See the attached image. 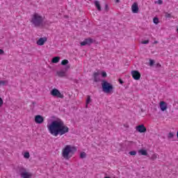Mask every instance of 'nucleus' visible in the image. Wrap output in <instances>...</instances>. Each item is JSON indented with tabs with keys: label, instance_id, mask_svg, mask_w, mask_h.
<instances>
[{
	"label": "nucleus",
	"instance_id": "6e6552de",
	"mask_svg": "<svg viewBox=\"0 0 178 178\" xmlns=\"http://www.w3.org/2000/svg\"><path fill=\"white\" fill-rule=\"evenodd\" d=\"M93 42L94 40L91 38H88L81 42V47H85V45H91V44H93Z\"/></svg>",
	"mask_w": 178,
	"mask_h": 178
},
{
	"label": "nucleus",
	"instance_id": "ddd939ff",
	"mask_svg": "<svg viewBox=\"0 0 178 178\" xmlns=\"http://www.w3.org/2000/svg\"><path fill=\"white\" fill-rule=\"evenodd\" d=\"M160 109L162 111V112H165L166 109H168V104L165 102H160Z\"/></svg>",
	"mask_w": 178,
	"mask_h": 178
},
{
	"label": "nucleus",
	"instance_id": "393cba45",
	"mask_svg": "<svg viewBox=\"0 0 178 178\" xmlns=\"http://www.w3.org/2000/svg\"><path fill=\"white\" fill-rule=\"evenodd\" d=\"M173 137H175L173 132H170L168 134V138H173Z\"/></svg>",
	"mask_w": 178,
	"mask_h": 178
},
{
	"label": "nucleus",
	"instance_id": "c9c22d12",
	"mask_svg": "<svg viewBox=\"0 0 178 178\" xmlns=\"http://www.w3.org/2000/svg\"><path fill=\"white\" fill-rule=\"evenodd\" d=\"M120 84H123L124 83L122 79H119Z\"/></svg>",
	"mask_w": 178,
	"mask_h": 178
},
{
	"label": "nucleus",
	"instance_id": "412c9836",
	"mask_svg": "<svg viewBox=\"0 0 178 178\" xmlns=\"http://www.w3.org/2000/svg\"><path fill=\"white\" fill-rule=\"evenodd\" d=\"M86 156H87V154H86V152H81V154H80V158H81V159H84L85 158H86Z\"/></svg>",
	"mask_w": 178,
	"mask_h": 178
},
{
	"label": "nucleus",
	"instance_id": "72a5a7b5",
	"mask_svg": "<svg viewBox=\"0 0 178 178\" xmlns=\"http://www.w3.org/2000/svg\"><path fill=\"white\" fill-rule=\"evenodd\" d=\"M3 54H5L3 49H0V55H3Z\"/></svg>",
	"mask_w": 178,
	"mask_h": 178
},
{
	"label": "nucleus",
	"instance_id": "a878e982",
	"mask_svg": "<svg viewBox=\"0 0 178 178\" xmlns=\"http://www.w3.org/2000/svg\"><path fill=\"white\" fill-rule=\"evenodd\" d=\"M8 81H0V86H5Z\"/></svg>",
	"mask_w": 178,
	"mask_h": 178
},
{
	"label": "nucleus",
	"instance_id": "f3484780",
	"mask_svg": "<svg viewBox=\"0 0 178 178\" xmlns=\"http://www.w3.org/2000/svg\"><path fill=\"white\" fill-rule=\"evenodd\" d=\"M60 60V58L59 56L54 57L51 60L52 63H58Z\"/></svg>",
	"mask_w": 178,
	"mask_h": 178
},
{
	"label": "nucleus",
	"instance_id": "39448f33",
	"mask_svg": "<svg viewBox=\"0 0 178 178\" xmlns=\"http://www.w3.org/2000/svg\"><path fill=\"white\" fill-rule=\"evenodd\" d=\"M70 69V65H66L64 68H63L60 71H57V75L58 77H66V73L67 72V70Z\"/></svg>",
	"mask_w": 178,
	"mask_h": 178
},
{
	"label": "nucleus",
	"instance_id": "4c0bfd02",
	"mask_svg": "<svg viewBox=\"0 0 178 178\" xmlns=\"http://www.w3.org/2000/svg\"><path fill=\"white\" fill-rule=\"evenodd\" d=\"M115 2L116 3H119V2H120V0H116Z\"/></svg>",
	"mask_w": 178,
	"mask_h": 178
},
{
	"label": "nucleus",
	"instance_id": "7ed1b4c3",
	"mask_svg": "<svg viewBox=\"0 0 178 178\" xmlns=\"http://www.w3.org/2000/svg\"><path fill=\"white\" fill-rule=\"evenodd\" d=\"M31 23H32L35 27H41V26L43 25L42 23H44V18H42V16L40 15L38 13H35L32 15Z\"/></svg>",
	"mask_w": 178,
	"mask_h": 178
},
{
	"label": "nucleus",
	"instance_id": "c756f323",
	"mask_svg": "<svg viewBox=\"0 0 178 178\" xmlns=\"http://www.w3.org/2000/svg\"><path fill=\"white\" fill-rule=\"evenodd\" d=\"M165 17H167V18H170V17H172V15H170L168 13H165Z\"/></svg>",
	"mask_w": 178,
	"mask_h": 178
},
{
	"label": "nucleus",
	"instance_id": "f03ea898",
	"mask_svg": "<svg viewBox=\"0 0 178 178\" xmlns=\"http://www.w3.org/2000/svg\"><path fill=\"white\" fill-rule=\"evenodd\" d=\"M76 151L77 149L76 147H72L70 145H67L65 148L63 149L62 156L65 161H69Z\"/></svg>",
	"mask_w": 178,
	"mask_h": 178
},
{
	"label": "nucleus",
	"instance_id": "9d476101",
	"mask_svg": "<svg viewBox=\"0 0 178 178\" xmlns=\"http://www.w3.org/2000/svg\"><path fill=\"white\" fill-rule=\"evenodd\" d=\"M35 122L38 124H41L42 123H44V117H42V115H38L35 116Z\"/></svg>",
	"mask_w": 178,
	"mask_h": 178
},
{
	"label": "nucleus",
	"instance_id": "7c9ffc66",
	"mask_svg": "<svg viewBox=\"0 0 178 178\" xmlns=\"http://www.w3.org/2000/svg\"><path fill=\"white\" fill-rule=\"evenodd\" d=\"M2 105H3V100L0 97V107L2 106Z\"/></svg>",
	"mask_w": 178,
	"mask_h": 178
},
{
	"label": "nucleus",
	"instance_id": "20e7f679",
	"mask_svg": "<svg viewBox=\"0 0 178 178\" xmlns=\"http://www.w3.org/2000/svg\"><path fill=\"white\" fill-rule=\"evenodd\" d=\"M102 90L103 92L109 94L110 92H112L113 90V86L106 80H102Z\"/></svg>",
	"mask_w": 178,
	"mask_h": 178
},
{
	"label": "nucleus",
	"instance_id": "58836bf2",
	"mask_svg": "<svg viewBox=\"0 0 178 178\" xmlns=\"http://www.w3.org/2000/svg\"><path fill=\"white\" fill-rule=\"evenodd\" d=\"M154 44H158V41H155V42H154Z\"/></svg>",
	"mask_w": 178,
	"mask_h": 178
},
{
	"label": "nucleus",
	"instance_id": "f257e3e1",
	"mask_svg": "<svg viewBox=\"0 0 178 178\" xmlns=\"http://www.w3.org/2000/svg\"><path fill=\"white\" fill-rule=\"evenodd\" d=\"M47 127L50 134L54 137L63 136L66 133H69V127L60 119L51 121Z\"/></svg>",
	"mask_w": 178,
	"mask_h": 178
},
{
	"label": "nucleus",
	"instance_id": "a211bd4d",
	"mask_svg": "<svg viewBox=\"0 0 178 178\" xmlns=\"http://www.w3.org/2000/svg\"><path fill=\"white\" fill-rule=\"evenodd\" d=\"M139 153L141 154V155H145V156L148 155V153L147 152V150H145V149L139 150Z\"/></svg>",
	"mask_w": 178,
	"mask_h": 178
},
{
	"label": "nucleus",
	"instance_id": "cd10ccee",
	"mask_svg": "<svg viewBox=\"0 0 178 178\" xmlns=\"http://www.w3.org/2000/svg\"><path fill=\"white\" fill-rule=\"evenodd\" d=\"M104 10H106V12H108V10H109V6H108V4L105 5Z\"/></svg>",
	"mask_w": 178,
	"mask_h": 178
},
{
	"label": "nucleus",
	"instance_id": "ea45409f",
	"mask_svg": "<svg viewBox=\"0 0 178 178\" xmlns=\"http://www.w3.org/2000/svg\"><path fill=\"white\" fill-rule=\"evenodd\" d=\"M104 178H111V177H105Z\"/></svg>",
	"mask_w": 178,
	"mask_h": 178
},
{
	"label": "nucleus",
	"instance_id": "b1692460",
	"mask_svg": "<svg viewBox=\"0 0 178 178\" xmlns=\"http://www.w3.org/2000/svg\"><path fill=\"white\" fill-rule=\"evenodd\" d=\"M129 155H131L132 156H134L135 155H137V152L131 151V152H129Z\"/></svg>",
	"mask_w": 178,
	"mask_h": 178
},
{
	"label": "nucleus",
	"instance_id": "2eb2a0df",
	"mask_svg": "<svg viewBox=\"0 0 178 178\" xmlns=\"http://www.w3.org/2000/svg\"><path fill=\"white\" fill-rule=\"evenodd\" d=\"M47 42V38H40L38 41H37V44L38 45H43Z\"/></svg>",
	"mask_w": 178,
	"mask_h": 178
},
{
	"label": "nucleus",
	"instance_id": "6ab92c4d",
	"mask_svg": "<svg viewBox=\"0 0 178 178\" xmlns=\"http://www.w3.org/2000/svg\"><path fill=\"white\" fill-rule=\"evenodd\" d=\"M91 102V97L90 95H88L87 99H86V108L88 106V104Z\"/></svg>",
	"mask_w": 178,
	"mask_h": 178
},
{
	"label": "nucleus",
	"instance_id": "dca6fc26",
	"mask_svg": "<svg viewBox=\"0 0 178 178\" xmlns=\"http://www.w3.org/2000/svg\"><path fill=\"white\" fill-rule=\"evenodd\" d=\"M95 6H96L99 12H101V10H102V8L101 7V4L99 3V1H95Z\"/></svg>",
	"mask_w": 178,
	"mask_h": 178
},
{
	"label": "nucleus",
	"instance_id": "5701e85b",
	"mask_svg": "<svg viewBox=\"0 0 178 178\" xmlns=\"http://www.w3.org/2000/svg\"><path fill=\"white\" fill-rule=\"evenodd\" d=\"M24 156L26 159H29V158H30V153L29 152H25L24 154Z\"/></svg>",
	"mask_w": 178,
	"mask_h": 178
},
{
	"label": "nucleus",
	"instance_id": "f8f14e48",
	"mask_svg": "<svg viewBox=\"0 0 178 178\" xmlns=\"http://www.w3.org/2000/svg\"><path fill=\"white\" fill-rule=\"evenodd\" d=\"M136 131L139 133H145L147 131V128L144 126V124H140L136 127Z\"/></svg>",
	"mask_w": 178,
	"mask_h": 178
},
{
	"label": "nucleus",
	"instance_id": "e433bc0d",
	"mask_svg": "<svg viewBox=\"0 0 178 178\" xmlns=\"http://www.w3.org/2000/svg\"><path fill=\"white\" fill-rule=\"evenodd\" d=\"M152 159H156V155H153V156H152Z\"/></svg>",
	"mask_w": 178,
	"mask_h": 178
},
{
	"label": "nucleus",
	"instance_id": "bb28decb",
	"mask_svg": "<svg viewBox=\"0 0 178 178\" xmlns=\"http://www.w3.org/2000/svg\"><path fill=\"white\" fill-rule=\"evenodd\" d=\"M155 61L154 60H149V66H154Z\"/></svg>",
	"mask_w": 178,
	"mask_h": 178
},
{
	"label": "nucleus",
	"instance_id": "2f4dec72",
	"mask_svg": "<svg viewBox=\"0 0 178 178\" xmlns=\"http://www.w3.org/2000/svg\"><path fill=\"white\" fill-rule=\"evenodd\" d=\"M156 3H159V5H162V3H163V1L162 0H158Z\"/></svg>",
	"mask_w": 178,
	"mask_h": 178
},
{
	"label": "nucleus",
	"instance_id": "9b49d317",
	"mask_svg": "<svg viewBox=\"0 0 178 178\" xmlns=\"http://www.w3.org/2000/svg\"><path fill=\"white\" fill-rule=\"evenodd\" d=\"M93 81L95 83H99L101 78L99 77V72H94L92 74Z\"/></svg>",
	"mask_w": 178,
	"mask_h": 178
},
{
	"label": "nucleus",
	"instance_id": "c85d7f7f",
	"mask_svg": "<svg viewBox=\"0 0 178 178\" xmlns=\"http://www.w3.org/2000/svg\"><path fill=\"white\" fill-rule=\"evenodd\" d=\"M107 74L106 72H102V77L105 78L106 77Z\"/></svg>",
	"mask_w": 178,
	"mask_h": 178
},
{
	"label": "nucleus",
	"instance_id": "0eeeda50",
	"mask_svg": "<svg viewBox=\"0 0 178 178\" xmlns=\"http://www.w3.org/2000/svg\"><path fill=\"white\" fill-rule=\"evenodd\" d=\"M19 173H20L21 177H22V178L33 177V174H31L30 172H26V170L24 168H21L19 169Z\"/></svg>",
	"mask_w": 178,
	"mask_h": 178
},
{
	"label": "nucleus",
	"instance_id": "473e14b6",
	"mask_svg": "<svg viewBox=\"0 0 178 178\" xmlns=\"http://www.w3.org/2000/svg\"><path fill=\"white\" fill-rule=\"evenodd\" d=\"M149 43V40H145V41L142 42V44H147Z\"/></svg>",
	"mask_w": 178,
	"mask_h": 178
},
{
	"label": "nucleus",
	"instance_id": "4be33fe9",
	"mask_svg": "<svg viewBox=\"0 0 178 178\" xmlns=\"http://www.w3.org/2000/svg\"><path fill=\"white\" fill-rule=\"evenodd\" d=\"M153 22L154 23V24H158V23H159V19L158 17H154L153 19Z\"/></svg>",
	"mask_w": 178,
	"mask_h": 178
},
{
	"label": "nucleus",
	"instance_id": "f704fd0d",
	"mask_svg": "<svg viewBox=\"0 0 178 178\" xmlns=\"http://www.w3.org/2000/svg\"><path fill=\"white\" fill-rule=\"evenodd\" d=\"M161 63H158L157 64H156V67H157V68H159V67H161Z\"/></svg>",
	"mask_w": 178,
	"mask_h": 178
},
{
	"label": "nucleus",
	"instance_id": "4468645a",
	"mask_svg": "<svg viewBox=\"0 0 178 178\" xmlns=\"http://www.w3.org/2000/svg\"><path fill=\"white\" fill-rule=\"evenodd\" d=\"M132 13H138V4L137 3H134L131 6Z\"/></svg>",
	"mask_w": 178,
	"mask_h": 178
},
{
	"label": "nucleus",
	"instance_id": "aec40b11",
	"mask_svg": "<svg viewBox=\"0 0 178 178\" xmlns=\"http://www.w3.org/2000/svg\"><path fill=\"white\" fill-rule=\"evenodd\" d=\"M67 63H69V60H63L61 62V65L63 66H68L69 65H67Z\"/></svg>",
	"mask_w": 178,
	"mask_h": 178
},
{
	"label": "nucleus",
	"instance_id": "423d86ee",
	"mask_svg": "<svg viewBox=\"0 0 178 178\" xmlns=\"http://www.w3.org/2000/svg\"><path fill=\"white\" fill-rule=\"evenodd\" d=\"M50 94L53 97H56V98H61V99L65 98V96L62 93H60L59 90L56 88L52 89L51 91L50 92Z\"/></svg>",
	"mask_w": 178,
	"mask_h": 178
},
{
	"label": "nucleus",
	"instance_id": "1a4fd4ad",
	"mask_svg": "<svg viewBox=\"0 0 178 178\" xmlns=\"http://www.w3.org/2000/svg\"><path fill=\"white\" fill-rule=\"evenodd\" d=\"M131 74L134 80H140L141 77V74H140V72H138V70L131 71Z\"/></svg>",
	"mask_w": 178,
	"mask_h": 178
},
{
	"label": "nucleus",
	"instance_id": "a19ab883",
	"mask_svg": "<svg viewBox=\"0 0 178 178\" xmlns=\"http://www.w3.org/2000/svg\"><path fill=\"white\" fill-rule=\"evenodd\" d=\"M33 104H35V102H33Z\"/></svg>",
	"mask_w": 178,
	"mask_h": 178
}]
</instances>
